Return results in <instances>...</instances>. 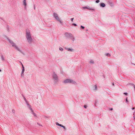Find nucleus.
I'll return each instance as SVG.
<instances>
[{"mask_svg": "<svg viewBox=\"0 0 135 135\" xmlns=\"http://www.w3.org/2000/svg\"><path fill=\"white\" fill-rule=\"evenodd\" d=\"M53 16L55 19L57 21H59L60 24L62 25V22H61L59 17L58 15L55 13H53Z\"/></svg>", "mask_w": 135, "mask_h": 135, "instance_id": "obj_4", "label": "nucleus"}, {"mask_svg": "<svg viewBox=\"0 0 135 135\" xmlns=\"http://www.w3.org/2000/svg\"><path fill=\"white\" fill-rule=\"evenodd\" d=\"M61 127H62L64 129H65V127L64 126L61 125Z\"/></svg>", "mask_w": 135, "mask_h": 135, "instance_id": "obj_23", "label": "nucleus"}, {"mask_svg": "<svg viewBox=\"0 0 135 135\" xmlns=\"http://www.w3.org/2000/svg\"><path fill=\"white\" fill-rule=\"evenodd\" d=\"M23 98L26 103V104L27 105L28 107L31 111V113L34 116L36 117V114L34 112L33 110L32 109V108L31 107V105L29 104L28 102L26 99L25 97H24Z\"/></svg>", "mask_w": 135, "mask_h": 135, "instance_id": "obj_2", "label": "nucleus"}, {"mask_svg": "<svg viewBox=\"0 0 135 135\" xmlns=\"http://www.w3.org/2000/svg\"><path fill=\"white\" fill-rule=\"evenodd\" d=\"M1 58L2 60V61L4 60V57L3 56V55H2L1 56Z\"/></svg>", "mask_w": 135, "mask_h": 135, "instance_id": "obj_16", "label": "nucleus"}, {"mask_svg": "<svg viewBox=\"0 0 135 135\" xmlns=\"http://www.w3.org/2000/svg\"><path fill=\"white\" fill-rule=\"evenodd\" d=\"M34 9H35V6H34Z\"/></svg>", "mask_w": 135, "mask_h": 135, "instance_id": "obj_38", "label": "nucleus"}, {"mask_svg": "<svg viewBox=\"0 0 135 135\" xmlns=\"http://www.w3.org/2000/svg\"><path fill=\"white\" fill-rule=\"evenodd\" d=\"M52 76L54 81L55 82L57 83L59 81L58 76L55 72H53L52 73Z\"/></svg>", "mask_w": 135, "mask_h": 135, "instance_id": "obj_3", "label": "nucleus"}, {"mask_svg": "<svg viewBox=\"0 0 135 135\" xmlns=\"http://www.w3.org/2000/svg\"><path fill=\"white\" fill-rule=\"evenodd\" d=\"M133 118L135 119V115L133 117Z\"/></svg>", "mask_w": 135, "mask_h": 135, "instance_id": "obj_34", "label": "nucleus"}, {"mask_svg": "<svg viewBox=\"0 0 135 135\" xmlns=\"http://www.w3.org/2000/svg\"><path fill=\"white\" fill-rule=\"evenodd\" d=\"M135 109V108H132V110H133V109Z\"/></svg>", "mask_w": 135, "mask_h": 135, "instance_id": "obj_32", "label": "nucleus"}, {"mask_svg": "<svg viewBox=\"0 0 135 135\" xmlns=\"http://www.w3.org/2000/svg\"><path fill=\"white\" fill-rule=\"evenodd\" d=\"M135 112V110L134 111V112L133 115H134Z\"/></svg>", "mask_w": 135, "mask_h": 135, "instance_id": "obj_39", "label": "nucleus"}, {"mask_svg": "<svg viewBox=\"0 0 135 135\" xmlns=\"http://www.w3.org/2000/svg\"><path fill=\"white\" fill-rule=\"evenodd\" d=\"M25 70L22 69V72L21 74V77H23L24 76V72Z\"/></svg>", "mask_w": 135, "mask_h": 135, "instance_id": "obj_12", "label": "nucleus"}, {"mask_svg": "<svg viewBox=\"0 0 135 135\" xmlns=\"http://www.w3.org/2000/svg\"><path fill=\"white\" fill-rule=\"evenodd\" d=\"M74 20V18H71V21L72 22H73V20Z\"/></svg>", "mask_w": 135, "mask_h": 135, "instance_id": "obj_30", "label": "nucleus"}, {"mask_svg": "<svg viewBox=\"0 0 135 135\" xmlns=\"http://www.w3.org/2000/svg\"><path fill=\"white\" fill-rule=\"evenodd\" d=\"M130 84L132 86H134V89L135 90V85L134 84H132V83H130Z\"/></svg>", "mask_w": 135, "mask_h": 135, "instance_id": "obj_20", "label": "nucleus"}, {"mask_svg": "<svg viewBox=\"0 0 135 135\" xmlns=\"http://www.w3.org/2000/svg\"><path fill=\"white\" fill-rule=\"evenodd\" d=\"M134 65H135V64H134Z\"/></svg>", "mask_w": 135, "mask_h": 135, "instance_id": "obj_41", "label": "nucleus"}, {"mask_svg": "<svg viewBox=\"0 0 135 135\" xmlns=\"http://www.w3.org/2000/svg\"><path fill=\"white\" fill-rule=\"evenodd\" d=\"M89 63L90 64H94V61L93 60H91L89 61Z\"/></svg>", "mask_w": 135, "mask_h": 135, "instance_id": "obj_14", "label": "nucleus"}, {"mask_svg": "<svg viewBox=\"0 0 135 135\" xmlns=\"http://www.w3.org/2000/svg\"><path fill=\"white\" fill-rule=\"evenodd\" d=\"M113 108H110V110H113Z\"/></svg>", "mask_w": 135, "mask_h": 135, "instance_id": "obj_33", "label": "nucleus"}, {"mask_svg": "<svg viewBox=\"0 0 135 135\" xmlns=\"http://www.w3.org/2000/svg\"><path fill=\"white\" fill-rule=\"evenodd\" d=\"M64 83H72L74 84H77L76 82L75 81L70 79H66L64 81Z\"/></svg>", "mask_w": 135, "mask_h": 135, "instance_id": "obj_5", "label": "nucleus"}, {"mask_svg": "<svg viewBox=\"0 0 135 135\" xmlns=\"http://www.w3.org/2000/svg\"><path fill=\"white\" fill-rule=\"evenodd\" d=\"M13 47H14L16 50L24 55L25 54L23 52H22L21 50L20 49L19 47L16 45V44H15L14 46L13 45Z\"/></svg>", "mask_w": 135, "mask_h": 135, "instance_id": "obj_6", "label": "nucleus"}, {"mask_svg": "<svg viewBox=\"0 0 135 135\" xmlns=\"http://www.w3.org/2000/svg\"><path fill=\"white\" fill-rule=\"evenodd\" d=\"M26 36L28 42L29 44H31L33 42V39L32 38L30 31L28 29L26 30Z\"/></svg>", "mask_w": 135, "mask_h": 135, "instance_id": "obj_1", "label": "nucleus"}, {"mask_svg": "<svg viewBox=\"0 0 135 135\" xmlns=\"http://www.w3.org/2000/svg\"><path fill=\"white\" fill-rule=\"evenodd\" d=\"M88 9H89L90 10H93V11L95 10L94 9L92 8H91V7H89V8H88Z\"/></svg>", "mask_w": 135, "mask_h": 135, "instance_id": "obj_17", "label": "nucleus"}, {"mask_svg": "<svg viewBox=\"0 0 135 135\" xmlns=\"http://www.w3.org/2000/svg\"><path fill=\"white\" fill-rule=\"evenodd\" d=\"M124 94H125V95H127V93H124Z\"/></svg>", "mask_w": 135, "mask_h": 135, "instance_id": "obj_31", "label": "nucleus"}, {"mask_svg": "<svg viewBox=\"0 0 135 135\" xmlns=\"http://www.w3.org/2000/svg\"><path fill=\"white\" fill-rule=\"evenodd\" d=\"M65 49L69 51L72 52L74 51V50L72 48H65Z\"/></svg>", "mask_w": 135, "mask_h": 135, "instance_id": "obj_10", "label": "nucleus"}, {"mask_svg": "<svg viewBox=\"0 0 135 135\" xmlns=\"http://www.w3.org/2000/svg\"><path fill=\"white\" fill-rule=\"evenodd\" d=\"M83 8L88 9V7H83Z\"/></svg>", "mask_w": 135, "mask_h": 135, "instance_id": "obj_28", "label": "nucleus"}, {"mask_svg": "<svg viewBox=\"0 0 135 135\" xmlns=\"http://www.w3.org/2000/svg\"><path fill=\"white\" fill-rule=\"evenodd\" d=\"M23 5L24 6V8L25 9H26L27 3L26 0H23Z\"/></svg>", "mask_w": 135, "mask_h": 135, "instance_id": "obj_8", "label": "nucleus"}, {"mask_svg": "<svg viewBox=\"0 0 135 135\" xmlns=\"http://www.w3.org/2000/svg\"><path fill=\"white\" fill-rule=\"evenodd\" d=\"M84 107L85 109L87 107V106L86 105H84Z\"/></svg>", "mask_w": 135, "mask_h": 135, "instance_id": "obj_27", "label": "nucleus"}, {"mask_svg": "<svg viewBox=\"0 0 135 135\" xmlns=\"http://www.w3.org/2000/svg\"><path fill=\"white\" fill-rule=\"evenodd\" d=\"M14 111H15V110H12V112H13Z\"/></svg>", "mask_w": 135, "mask_h": 135, "instance_id": "obj_36", "label": "nucleus"}, {"mask_svg": "<svg viewBox=\"0 0 135 135\" xmlns=\"http://www.w3.org/2000/svg\"><path fill=\"white\" fill-rule=\"evenodd\" d=\"M112 85H113L114 86V83H112Z\"/></svg>", "mask_w": 135, "mask_h": 135, "instance_id": "obj_35", "label": "nucleus"}, {"mask_svg": "<svg viewBox=\"0 0 135 135\" xmlns=\"http://www.w3.org/2000/svg\"><path fill=\"white\" fill-rule=\"evenodd\" d=\"M70 38L73 41H74L75 40V37L72 35H71Z\"/></svg>", "mask_w": 135, "mask_h": 135, "instance_id": "obj_11", "label": "nucleus"}, {"mask_svg": "<svg viewBox=\"0 0 135 135\" xmlns=\"http://www.w3.org/2000/svg\"><path fill=\"white\" fill-rule=\"evenodd\" d=\"M59 49L60 51H62L63 50V49L62 47H60L59 48Z\"/></svg>", "mask_w": 135, "mask_h": 135, "instance_id": "obj_22", "label": "nucleus"}, {"mask_svg": "<svg viewBox=\"0 0 135 135\" xmlns=\"http://www.w3.org/2000/svg\"><path fill=\"white\" fill-rule=\"evenodd\" d=\"M21 65H22V69H23L24 70H25L24 69V67L23 66V64H22V63H21Z\"/></svg>", "mask_w": 135, "mask_h": 135, "instance_id": "obj_24", "label": "nucleus"}, {"mask_svg": "<svg viewBox=\"0 0 135 135\" xmlns=\"http://www.w3.org/2000/svg\"><path fill=\"white\" fill-rule=\"evenodd\" d=\"M72 25H74V26H77V25L76 24H75V23H73V24H72Z\"/></svg>", "mask_w": 135, "mask_h": 135, "instance_id": "obj_29", "label": "nucleus"}, {"mask_svg": "<svg viewBox=\"0 0 135 135\" xmlns=\"http://www.w3.org/2000/svg\"><path fill=\"white\" fill-rule=\"evenodd\" d=\"M99 1H100L99 0H97L95 2L97 3H98L99 2Z\"/></svg>", "mask_w": 135, "mask_h": 135, "instance_id": "obj_25", "label": "nucleus"}, {"mask_svg": "<svg viewBox=\"0 0 135 135\" xmlns=\"http://www.w3.org/2000/svg\"><path fill=\"white\" fill-rule=\"evenodd\" d=\"M65 37L68 38H70L72 34L70 33L66 32L64 34Z\"/></svg>", "mask_w": 135, "mask_h": 135, "instance_id": "obj_7", "label": "nucleus"}, {"mask_svg": "<svg viewBox=\"0 0 135 135\" xmlns=\"http://www.w3.org/2000/svg\"><path fill=\"white\" fill-rule=\"evenodd\" d=\"M105 54L107 56H110V54L108 53H106Z\"/></svg>", "mask_w": 135, "mask_h": 135, "instance_id": "obj_19", "label": "nucleus"}, {"mask_svg": "<svg viewBox=\"0 0 135 135\" xmlns=\"http://www.w3.org/2000/svg\"><path fill=\"white\" fill-rule=\"evenodd\" d=\"M1 71V70L0 69V72Z\"/></svg>", "mask_w": 135, "mask_h": 135, "instance_id": "obj_40", "label": "nucleus"}, {"mask_svg": "<svg viewBox=\"0 0 135 135\" xmlns=\"http://www.w3.org/2000/svg\"><path fill=\"white\" fill-rule=\"evenodd\" d=\"M8 40L11 44L12 45V46L13 45L14 46V45L16 44L15 43H14L12 41H11L9 39H8Z\"/></svg>", "mask_w": 135, "mask_h": 135, "instance_id": "obj_9", "label": "nucleus"}, {"mask_svg": "<svg viewBox=\"0 0 135 135\" xmlns=\"http://www.w3.org/2000/svg\"><path fill=\"white\" fill-rule=\"evenodd\" d=\"M100 6L102 7H105V5L104 3H102L100 4Z\"/></svg>", "mask_w": 135, "mask_h": 135, "instance_id": "obj_13", "label": "nucleus"}, {"mask_svg": "<svg viewBox=\"0 0 135 135\" xmlns=\"http://www.w3.org/2000/svg\"><path fill=\"white\" fill-rule=\"evenodd\" d=\"M56 125L57 126H61V124H59L57 122H56Z\"/></svg>", "mask_w": 135, "mask_h": 135, "instance_id": "obj_18", "label": "nucleus"}, {"mask_svg": "<svg viewBox=\"0 0 135 135\" xmlns=\"http://www.w3.org/2000/svg\"><path fill=\"white\" fill-rule=\"evenodd\" d=\"M94 90H97V85H95L93 87Z\"/></svg>", "mask_w": 135, "mask_h": 135, "instance_id": "obj_15", "label": "nucleus"}, {"mask_svg": "<svg viewBox=\"0 0 135 135\" xmlns=\"http://www.w3.org/2000/svg\"><path fill=\"white\" fill-rule=\"evenodd\" d=\"M80 28L82 29H84L85 28L84 27L81 25L80 26Z\"/></svg>", "mask_w": 135, "mask_h": 135, "instance_id": "obj_21", "label": "nucleus"}, {"mask_svg": "<svg viewBox=\"0 0 135 135\" xmlns=\"http://www.w3.org/2000/svg\"><path fill=\"white\" fill-rule=\"evenodd\" d=\"M126 103H128V101L127 99V97L126 99Z\"/></svg>", "mask_w": 135, "mask_h": 135, "instance_id": "obj_26", "label": "nucleus"}, {"mask_svg": "<svg viewBox=\"0 0 135 135\" xmlns=\"http://www.w3.org/2000/svg\"><path fill=\"white\" fill-rule=\"evenodd\" d=\"M14 111H15V110H12V112H13Z\"/></svg>", "mask_w": 135, "mask_h": 135, "instance_id": "obj_37", "label": "nucleus"}]
</instances>
